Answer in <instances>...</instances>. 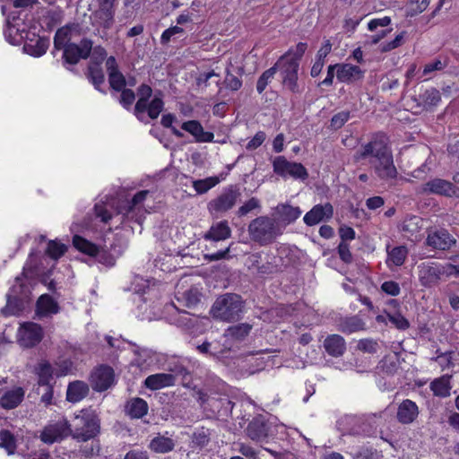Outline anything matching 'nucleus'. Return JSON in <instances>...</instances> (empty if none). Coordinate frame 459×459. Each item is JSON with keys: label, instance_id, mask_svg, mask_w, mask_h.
Masks as SVG:
<instances>
[{"label": "nucleus", "instance_id": "a18cd8bd", "mask_svg": "<svg viewBox=\"0 0 459 459\" xmlns=\"http://www.w3.org/2000/svg\"><path fill=\"white\" fill-rule=\"evenodd\" d=\"M218 177H209L204 179H198L194 182V188L198 194H204L219 184Z\"/></svg>", "mask_w": 459, "mask_h": 459}, {"label": "nucleus", "instance_id": "58836bf2", "mask_svg": "<svg viewBox=\"0 0 459 459\" xmlns=\"http://www.w3.org/2000/svg\"><path fill=\"white\" fill-rule=\"evenodd\" d=\"M430 390L435 396L446 397L450 394L451 385L448 378L441 377L430 383Z\"/></svg>", "mask_w": 459, "mask_h": 459}, {"label": "nucleus", "instance_id": "c9c22d12", "mask_svg": "<svg viewBox=\"0 0 459 459\" xmlns=\"http://www.w3.org/2000/svg\"><path fill=\"white\" fill-rule=\"evenodd\" d=\"M277 211L280 220L286 224L294 222L302 212L299 206L294 207L288 204L279 205Z\"/></svg>", "mask_w": 459, "mask_h": 459}, {"label": "nucleus", "instance_id": "de8ad7c7", "mask_svg": "<svg viewBox=\"0 0 459 459\" xmlns=\"http://www.w3.org/2000/svg\"><path fill=\"white\" fill-rule=\"evenodd\" d=\"M276 74V67H270L265 70L258 78L256 82V91L259 94H262L266 89L267 85L271 82Z\"/></svg>", "mask_w": 459, "mask_h": 459}, {"label": "nucleus", "instance_id": "f8f14e48", "mask_svg": "<svg viewBox=\"0 0 459 459\" xmlns=\"http://www.w3.org/2000/svg\"><path fill=\"white\" fill-rule=\"evenodd\" d=\"M272 432V424L261 414L255 416L246 429L247 436L253 441L260 443H267L273 436Z\"/></svg>", "mask_w": 459, "mask_h": 459}, {"label": "nucleus", "instance_id": "5701e85b", "mask_svg": "<svg viewBox=\"0 0 459 459\" xmlns=\"http://www.w3.org/2000/svg\"><path fill=\"white\" fill-rule=\"evenodd\" d=\"M419 407L415 402L405 399L398 406L397 420L402 424H411L419 416Z\"/></svg>", "mask_w": 459, "mask_h": 459}, {"label": "nucleus", "instance_id": "2eb2a0df", "mask_svg": "<svg viewBox=\"0 0 459 459\" xmlns=\"http://www.w3.org/2000/svg\"><path fill=\"white\" fill-rule=\"evenodd\" d=\"M115 373L113 368L108 365L96 367L91 376L90 384L96 392H104L114 385Z\"/></svg>", "mask_w": 459, "mask_h": 459}, {"label": "nucleus", "instance_id": "864d4df0", "mask_svg": "<svg viewBox=\"0 0 459 459\" xmlns=\"http://www.w3.org/2000/svg\"><path fill=\"white\" fill-rule=\"evenodd\" d=\"M351 118V112L343 110L333 115L330 121V126L333 130L341 129Z\"/></svg>", "mask_w": 459, "mask_h": 459}, {"label": "nucleus", "instance_id": "774afa93", "mask_svg": "<svg viewBox=\"0 0 459 459\" xmlns=\"http://www.w3.org/2000/svg\"><path fill=\"white\" fill-rule=\"evenodd\" d=\"M355 459H379L377 450L363 448L357 453Z\"/></svg>", "mask_w": 459, "mask_h": 459}, {"label": "nucleus", "instance_id": "bf43d9fd", "mask_svg": "<svg viewBox=\"0 0 459 459\" xmlns=\"http://www.w3.org/2000/svg\"><path fill=\"white\" fill-rule=\"evenodd\" d=\"M340 259L345 264L352 262V254L350 249V245L347 242L341 241L337 247Z\"/></svg>", "mask_w": 459, "mask_h": 459}, {"label": "nucleus", "instance_id": "39448f33", "mask_svg": "<svg viewBox=\"0 0 459 459\" xmlns=\"http://www.w3.org/2000/svg\"><path fill=\"white\" fill-rule=\"evenodd\" d=\"M244 301L240 295L225 293L215 300L212 307L213 317L225 322H234L241 318Z\"/></svg>", "mask_w": 459, "mask_h": 459}, {"label": "nucleus", "instance_id": "9b49d317", "mask_svg": "<svg viewBox=\"0 0 459 459\" xmlns=\"http://www.w3.org/2000/svg\"><path fill=\"white\" fill-rule=\"evenodd\" d=\"M93 42L91 39L82 38L80 44L70 43L63 50L62 58L64 63L68 65H77L81 59H87L91 53Z\"/></svg>", "mask_w": 459, "mask_h": 459}, {"label": "nucleus", "instance_id": "f03ea898", "mask_svg": "<svg viewBox=\"0 0 459 459\" xmlns=\"http://www.w3.org/2000/svg\"><path fill=\"white\" fill-rule=\"evenodd\" d=\"M307 49L306 42H299L295 48H290L273 65L276 72H280L282 85L292 93L300 92L298 83L299 64Z\"/></svg>", "mask_w": 459, "mask_h": 459}, {"label": "nucleus", "instance_id": "cd10ccee", "mask_svg": "<svg viewBox=\"0 0 459 459\" xmlns=\"http://www.w3.org/2000/svg\"><path fill=\"white\" fill-rule=\"evenodd\" d=\"M231 235V230L227 221H221L213 223L210 230L204 234V239L212 241H221L229 238Z\"/></svg>", "mask_w": 459, "mask_h": 459}, {"label": "nucleus", "instance_id": "603ef678", "mask_svg": "<svg viewBox=\"0 0 459 459\" xmlns=\"http://www.w3.org/2000/svg\"><path fill=\"white\" fill-rule=\"evenodd\" d=\"M119 103L126 110H130L135 100L136 92L132 89L124 87L120 90Z\"/></svg>", "mask_w": 459, "mask_h": 459}, {"label": "nucleus", "instance_id": "6ab92c4d", "mask_svg": "<svg viewBox=\"0 0 459 459\" xmlns=\"http://www.w3.org/2000/svg\"><path fill=\"white\" fill-rule=\"evenodd\" d=\"M364 71L358 65L351 64H338L337 81L346 84H352L364 77Z\"/></svg>", "mask_w": 459, "mask_h": 459}, {"label": "nucleus", "instance_id": "b1692460", "mask_svg": "<svg viewBox=\"0 0 459 459\" xmlns=\"http://www.w3.org/2000/svg\"><path fill=\"white\" fill-rule=\"evenodd\" d=\"M174 385L175 376L168 373L152 374L148 376L144 380L145 387L152 391L173 386Z\"/></svg>", "mask_w": 459, "mask_h": 459}, {"label": "nucleus", "instance_id": "20e7f679", "mask_svg": "<svg viewBox=\"0 0 459 459\" xmlns=\"http://www.w3.org/2000/svg\"><path fill=\"white\" fill-rule=\"evenodd\" d=\"M153 91L147 83H141L136 89L137 100L134 108V116L140 119V116L147 113L151 119H156L164 109V101L161 92L155 95L152 100Z\"/></svg>", "mask_w": 459, "mask_h": 459}, {"label": "nucleus", "instance_id": "9d476101", "mask_svg": "<svg viewBox=\"0 0 459 459\" xmlns=\"http://www.w3.org/2000/svg\"><path fill=\"white\" fill-rule=\"evenodd\" d=\"M72 433L71 424L63 418L57 421L49 422L40 432V440L48 445L60 442L69 437Z\"/></svg>", "mask_w": 459, "mask_h": 459}, {"label": "nucleus", "instance_id": "052dcab7", "mask_svg": "<svg viewBox=\"0 0 459 459\" xmlns=\"http://www.w3.org/2000/svg\"><path fill=\"white\" fill-rule=\"evenodd\" d=\"M381 290L387 295L396 297L401 292V288L398 282L394 281H385L381 284Z\"/></svg>", "mask_w": 459, "mask_h": 459}, {"label": "nucleus", "instance_id": "1a4fd4ad", "mask_svg": "<svg viewBox=\"0 0 459 459\" xmlns=\"http://www.w3.org/2000/svg\"><path fill=\"white\" fill-rule=\"evenodd\" d=\"M241 193L237 185H230L208 204L211 213H224L234 207Z\"/></svg>", "mask_w": 459, "mask_h": 459}, {"label": "nucleus", "instance_id": "f3484780", "mask_svg": "<svg viewBox=\"0 0 459 459\" xmlns=\"http://www.w3.org/2000/svg\"><path fill=\"white\" fill-rule=\"evenodd\" d=\"M333 215V207L329 203L314 205L303 217L304 223L307 226L312 227L321 221H327L332 219Z\"/></svg>", "mask_w": 459, "mask_h": 459}, {"label": "nucleus", "instance_id": "ea45409f", "mask_svg": "<svg viewBox=\"0 0 459 459\" xmlns=\"http://www.w3.org/2000/svg\"><path fill=\"white\" fill-rule=\"evenodd\" d=\"M67 251V246L56 239L49 240L46 248V255L53 259L58 260L61 258Z\"/></svg>", "mask_w": 459, "mask_h": 459}, {"label": "nucleus", "instance_id": "8fccbe9b", "mask_svg": "<svg viewBox=\"0 0 459 459\" xmlns=\"http://www.w3.org/2000/svg\"><path fill=\"white\" fill-rule=\"evenodd\" d=\"M169 371L170 375L175 376V380L178 377H180L181 383L184 385H187L192 380V377L189 370L182 364H175L173 367L169 368Z\"/></svg>", "mask_w": 459, "mask_h": 459}, {"label": "nucleus", "instance_id": "a211bd4d", "mask_svg": "<svg viewBox=\"0 0 459 459\" xmlns=\"http://www.w3.org/2000/svg\"><path fill=\"white\" fill-rule=\"evenodd\" d=\"M20 334L22 344L25 347L32 348L42 341L44 332L39 324L26 322L22 325Z\"/></svg>", "mask_w": 459, "mask_h": 459}, {"label": "nucleus", "instance_id": "412c9836", "mask_svg": "<svg viewBox=\"0 0 459 459\" xmlns=\"http://www.w3.org/2000/svg\"><path fill=\"white\" fill-rule=\"evenodd\" d=\"M181 128L190 134L196 143L213 142L214 134L210 131H204L202 124L198 120H188L183 122Z\"/></svg>", "mask_w": 459, "mask_h": 459}, {"label": "nucleus", "instance_id": "dca6fc26", "mask_svg": "<svg viewBox=\"0 0 459 459\" xmlns=\"http://www.w3.org/2000/svg\"><path fill=\"white\" fill-rule=\"evenodd\" d=\"M25 397V389L22 386L0 388V407L13 410L20 406Z\"/></svg>", "mask_w": 459, "mask_h": 459}, {"label": "nucleus", "instance_id": "6e6d98bb", "mask_svg": "<svg viewBox=\"0 0 459 459\" xmlns=\"http://www.w3.org/2000/svg\"><path fill=\"white\" fill-rule=\"evenodd\" d=\"M261 207L260 201L256 197H251L243 205H241L237 211L238 217H243L248 214L250 212Z\"/></svg>", "mask_w": 459, "mask_h": 459}, {"label": "nucleus", "instance_id": "4468645a", "mask_svg": "<svg viewBox=\"0 0 459 459\" xmlns=\"http://www.w3.org/2000/svg\"><path fill=\"white\" fill-rule=\"evenodd\" d=\"M421 192L427 195H437L459 199V187L454 183L439 178H433L423 184Z\"/></svg>", "mask_w": 459, "mask_h": 459}, {"label": "nucleus", "instance_id": "4c0bfd02", "mask_svg": "<svg viewBox=\"0 0 459 459\" xmlns=\"http://www.w3.org/2000/svg\"><path fill=\"white\" fill-rule=\"evenodd\" d=\"M71 35L72 27L70 25H65L57 29L54 36V48L56 50H61L70 44Z\"/></svg>", "mask_w": 459, "mask_h": 459}, {"label": "nucleus", "instance_id": "13d9d810", "mask_svg": "<svg viewBox=\"0 0 459 459\" xmlns=\"http://www.w3.org/2000/svg\"><path fill=\"white\" fill-rule=\"evenodd\" d=\"M184 32V29L180 26L175 25L166 29L160 36V44L168 45L171 40V38L176 34Z\"/></svg>", "mask_w": 459, "mask_h": 459}, {"label": "nucleus", "instance_id": "a19ab883", "mask_svg": "<svg viewBox=\"0 0 459 459\" xmlns=\"http://www.w3.org/2000/svg\"><path fill=\"white\" fill-rule=\"evenodd\" d=\"M87 77L98 91L104 94L106 93V91L101 89V85L105 82V75L100 67L89 66Z\"/></svg>", "mask_w": 459, "mask_h": 459}, {"label": "nucleus", "instance_id": "79ce46f5", "mask_svg": "<svg viewBox=\"0 0 459 459\" xmlns=\"http://www.w3.org/2000/svg\"><path fill=\"white\" fill-rule=\"evenodd\" d=\"M99 264L107 267H113L116 264V257L106 247H97L96 255L92 256Z\"/></svg>", "mask_w": 459, "mask_h": 459}, {"label": "nucleus", "instance_id": "2f4dec72", "mask_svg": "<svg viewBox=\"0 0 459 459\" xmlns=\"http://www.w3.org/2000/svg\"><path fill=\"white\" fill-rule=\"evenodd\" d=\"M332 46L333 45L330 39H325L322 43V46L316 55V61L310 70V74L312 77H317L321 74L325 65V59L332 51Z\"/></svg>", "mask_w": 459, "mask_h": 459}, {"label": "nucleus", "instance_id": "338daca9", "mask_svg": "<svg viewBox=\"0 0 459 459\" xmlns=\"http://www.w3.org/2000/svg\"><path fill=\"white\" fill-rule=\"evenodd\" d=\"M97 218L102 222H108L112 219V213L102 204H95L94 207Z\"/></svg>", "mask_w": 459, "mask_h": 459}, {"label": "nucleus", "instance_id": "a878e982", "mask_svg": "<svg viewBox=\"0 0 459 459\" xmlns=\"http://www.w3.org/2000/svg\"><path fill=\"white\" fill-rule=\"evenodd\" d=\"M387 257L385 260V264L389 269H393V267H400L402 266L407 256H408V248L402 245L396 246L394 247L390 248L388 245L386 247Z\"/></svg>", "mask_w": 459, "mask_h": 459}, {"label": "nucleus", "instance_id": "4be33fe9", "mask_svg": "<svg viewBox=\"0 0 459 459\" xmlns=\"http://www.w3.org/2000/svg\"><path fill=\"white\" fill-rule=\"evenodd\" d=\"M60 307L54 298L49 294H42L36 302L35 313L38 318L51 316L59 313Z\"/></svg>", "mask_w": 459, "mask_h": 459}, {"label": "nucleus", "instance_id": "473e14b6", "mask_svg": "<svg viewBox=\"0 0 459 459\" xmlns=\"http://www.w3.org/2000/svg\"><path fill=\"white\" fill-rule=\"evenodd\" d=\"M175 441L163 435L158 434L149 443L148 447L156 454H167L174 450Z\"/></svg>", "mask_w": 459, "mask_h": 459}, {"label": "nucleus", "instance_id": "393cba45", "mask_svg": "<svg viewBox=\"0 0 459 459\" xmlns=\"http://www.w3.org/2000/svg\"><path fill=\"white\" fill-rule=\"evenodd\" d=\"M455 243V240L446 230L436 231L427 238L428 246L438 250H448Z\"/></svg>", "mask_w": 459, "mask_h": 459}, {"label": "nucleus", "instance_id": "0e129e2a", "mask_svg": "<svg viewBox=\"0 0 459 459\" xmlns=\"http://www.w3.org/2000/svg\"><path fill=\"white\" fill-rule=\"evenodd\" d=\"M225 85L230 91H238L242 87V81L234 74H228L225 78Z\"/></svg>", "mask_w": 459, "mask_h": 459}, {"label": "nucleus", "instance_id": "c756f323", "mask_svg": "<svg viewBox=\"0 0 459 459\" xmlns=\"http://www.w3.org/2000/svg\"><path fill=\"white\" fill-rule=\"evenodd\" d=\"M89 385L83 381H74L68 385L66 390V400L75 403L82 401L89 394Z\"/></svg>", "mask_w": 459, "mask_h": 459}, {"label": "nucleus", "instance_id": "423d86ee", "mask_svg": "<svg viewBox=\"0 0 459 459\" xmlns=\"http://www.w3.org/2000/svg\"><path fill=\"white\" fill-rule=\"evenodd\" d=\"M100 431V420L95 411L82 409L74 420L72 436L78 441L86 442L98 436Z\"/></svg>", "mask_w": 459, "mask_h": 459}, {"label": "nucleus", "instance_id": "f704fd0d", "mask_svg": "<svg viewBox=\"0 0 459 459\" xmlns=\"http://www.w3.org/2000/svg\"><path fill=\"white\" fill-rule=\"evenodd\" d=\"M72 243L77 251L89 257L92 258L96 255L98 245L80 235H74Z\"/></svg>", "mask_w": 459, "mask_h": 459}, {"label": "nucleus", "instance_id": "f257e3e1", "mask_svg": "<svg viewBox=\"0 0 459 459\" xmlns=\"http://www.w3.org/2000/svg\"><path fill=\"white\" fill-rule=\"evenodd\" d=\"M352 159L356 163H367L374 177L382 183L393 184L398 178L391 141L383 131L372 133L359 145Z\"/></svg>", "mask_w": 459, "mask_h": 459}, {"label": "nucleus", "instance_id": "72a5a7b5", "mask_svg": "<svg viewBox=\"0 0 459 459\" xmlns=\"http://www.w3.org/2000/svg\"><path fill=\"white\" fill-rule=\"evenodd\" d=\"M417 100L419 105L422 106L426 109H429L436 107L441 101L440 91L434 88L425 89L422 92L418 95Z\"/></svg>", "mask_w": 459, "mask_h": 459}, {"label": "nucleus", "instance_id": "aec40b11", "mask_svg": "<svg viewBox=\"0 0 459 459\" xmlns=\"http://www.w3.org/2000/svg\"><path fill=\"white\" fill-rule=\"evenodd\" d=\"M423 227V220L417 215H408L404 218L400 226V231L409 240H418Z\"/></svg>", "mask_w": 459, "mask_h": 459}, {"label": "nucleus", "instance_id": "c85d7f7f", "mask_svg": "<svg viewBox=\"0 0 459 459\" xmlns=\"http://www.w3.org/2000/svg\"><path fill=\"white\" fill-rule=\"evenodd\" d=\"M126 412L131 419H142L148 413L149 406L147 402L140 397H134L127 401Z\"/></svg>", "mask_w": 459, "mask_h": 459}, {"label": "nucleus", "instance_id": "6e6552de", "mask_svg": "<svg viewBox=\"0 0 459 459\" xmlns=\"http://www.w3.org/2000/svg\"><path fill=\"white\" fill-rule=\"evenodd\" d=\"M273 172L285 178L288 176L294 179L305 181L308 178V172L300 162L289 161L284 156H277L273 161Z\"/></svg>", "mask_w": 459, "mask_h": 459}, {"label": "nucleus", "instance_id": "680f3d73", "mask_svg": "<svg viewBox=\"0 0 459 459\" xmlns=\"http://www.w3.org/2000/svg\"><path fill=\"white\" fill-rule=\"evenodd\" d=\"M266 140V134L264 131H258L254 137L247 143V151H254L260 147Z\"/></svg>", "mask_w": 459, "mask_h": 459}, {"label": "nucleus", "instance_id": "e433bc0d", "mask_svg": "<svg viewBox=\"0 0 459 459\" xmlns=\"http://www.w3.org/2000/svg\"><path fill=\"white\" fill-rule=\"evenodd\" d=\"M36 374L38 376V385L39 386L52 385L51 380L53 379L54 370L48 361L39 363L36 368Z\"/></svg>", "mask_w": 459, "mask_h": 459}, {"label": "nucleus", "instance_id": "bb28decb", "mask_svg": "<svg viewBox=\"0 0 459 459\" xmlns=\"http://www.w3.org/2000/svg\"><path fill=\"white\" fill-rule=\"evenodd\" d=\"M324 348L328 355L340 357L346 351V342L339 334H330L324 341Z\"/></svg>", "mask_w": 459, "mask_h": 459}, {"label": "nucleus", "instance_id": "49530a36", "mask_svg": "<svg viewBox=\"0 0 459 459\" xmlns=\"http://www.w3.org/2000/svg\"><path fill=\"white\" fill-rule=\"evenodd\" d=\"M94 17L103 29H110L115 22V13L96 10Z\"/></svg>", "mask_w": 459, "mask_h": 459}, {"label": "nucleus", "instance_id": "09e8293b", "mask_svg": "<svg viewBox=\"0 0 459 459\" xmlns=\"http://www.w3.org/2000/svg\"><path fill=\"white\" fill-rule=\"evenodd\" d=\"M384 313L386 314L388 320L396 329L405 331L410 327L409 320L405 318L400 312L391 314L386 310H384Z\"/></svg>", "mask_w": 459, "mask_h": 459}, {"label": "nucleus", "instance_id": "7c9ffc66", "mask_svg": "<svg viewBox=\"0 0 459 459\" xmlns=\"http://www.w3.org/2000/svg\"><path fill=\"white\" fill-rule=\"evenodd\" d=\"M49 47V39L46 37H38L35 40L29 39L23 46L24 51L34 57L43 56Z\"/></svg>", "mask_w": 459, "mask_h": 459}, {"label": "nucleus", "instance_id": "e2e57ef3", "mask_svg": "<svg viewBox=\"0 0 459 459\" xmlns=\"http://www.w3.org/2000/svg\"><path fill=\"white\" fill-rule=\"evenodd\" d=\"M391 23V18L389 16H384L382 18L371 19L368 23V29L370 31L376 30L378 27H387Z\"/></svg>", "mask_w": 459, "mask_h": 459}, {"label": "nucleus", "instance_id": "7ed1b4c3", "mask_svg": "<svg viewBox=\"0 0 459 459\" xmlns=\"http://www.w3.org/2000/svg\"><path fill=\"white\" fill-rule=\"evenodd\" d=\"M418 276L423 287L431 288L444 278H459V264L423 262L418 265Z\"/></svg>", "mask_w": 459, "mask_h": 459}, {"label": "nucleus", "instance_id": "3c124183", "mask_svg": "<svg viewBox=\"0 0 459 459\" xmlns=\"http://www.w3.org/2000/svg\"><path fill=\"white\" fill-rule=\"evenodd\" d=\"M108 76L109 86L115 91H120V90H123V88L127 85V81L120 70Z\"/></svg>", "mask_w": 459, "mask_h": 459}, {"label": "nucleus", "instance_id": "69168bd1", "mask_svg": "<svg viewBox=\"0 0 459 459\" xmlns=\"http://www.w3.org/2000/svg\"><path fill=\"white\" fill-rule=\"evenodd\" d=\"M430 0H411V15L423 13L429 6Z\"/></svg>", "mask_w": 459, "mask_h": 459}, {"label": "nucleus", "instance_id": "4d7b16f0", "mask_svg": "<svg viewBox=\"0 0 459 459\" xmlns=\"http://www.w3.org/2000/svg\"><path fill=\"white\" fill-rule=\"evenodd\" d=\"M176 121V116L172 113H168L162 116L160 124L165 128H170L172 134L178 137L182 138L184 136L183 133L178 130L176 127L172 126V124Z\"/></svg>", "mask_w": 459, "mask_h": 459}, {"label": "nucleus", "instance_id": "37998d69", "mask_svg": "<svg viewBox=\"0 0 459 459\" xmlns=\"http://www.w3.org/2000/svg\"><path fill=\"white\" fill-rule=\"evenodd\" d=\"M249 324H238L230 326L226 331V336L234 340L241 341L247 336L251 331Z\"/></svg>", "mask_w": 459, "mask_h": 459}, {"label": "nucleus", "instance_id": "0eeeda50", "mask_svg": "<svg viewBox=\"0 0 459 459\" xmlns=\"http://www.w3.org/2000/svg\"><path fill=\"white\" fill-rule=\"evenodd\" d=\"M250 238L260 246L272 244L280 234L277 224L268 216H259L248 225Z\"/></svg>", "mask_w": 459, "mask_h": 459}, {"label": "nucleus", "instance_id": "5fc2aeb1", "mask_svg": "<svg viewBox=\"0 0 459 459\" xmlns=\"http://www.w3.org/2000/svg\"><path fill=\"white\" fill-rule=\"evenodd\" d=\"M377 368L386 375H394L398 369V364L394 359L385 357L380 360Z\"/></svg>", "mask_w": 459, "mask_h": 459}, {"label": "nucleus", "instance_id": "ddd939ff", "mask_svg": "<svg viewBox=\"0 0 459 459\" xmlns=\"http://www.w3.org/2000/svg\"><path fill=\"white\" fill-rule=\"evenodd\" d=\"M148 195V190L138 191L130 200L126 201L125 205L120 207V212L123 213L127 220L134 221L141 225L144 220L142 204Z\"/></svg>", "mask_w": 459, "mask_h": 459}, {"label": "nucleus", "instance_id": "c03bdc74", "mask_svg": "<svg viewBox=\"0 0 459 459\" xmlns=\"http://www.w3.org/2000/svg\"><path fill=\"white\" fill-rule=\"evenodd\" d=\"M0 447L4 448L9 455L14 454L17 447L16 439L11 431L7 429L0 431Z\"/></svg>", "mask_w": 459, "mask_h": 459}]
</instances>
